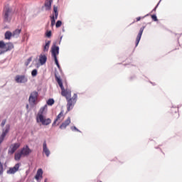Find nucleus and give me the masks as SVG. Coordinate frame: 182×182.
<instances>
[{"label": "nucleus", "mask_w": 182, "mask_h": 182, "mask_svg": "<svg viewBox=\"0 0 182 182\" xmlns=\"http://www.w3.org/2000/svg\"><path fill=\"white\" fill-rule=\"evenodd\" d=\"M55 80L57 81V83H58V85L60 86L61 89V95L64 97H65L66 100H70V97H72V91L70 90H65V87H63V82H62V79H60V77H58V75L55 73Z\"/></svg>", "instance_id": "nucleus-1"}, {"label": "nucleus", "mask_w": 182, "mask_h": 182, "mask_svg": "<svg viewBox=\"0 0 182 182\" xmlns=\"http://www.w3.org/2000/svg\"><path fill=\"white\" fill-rule=\"evenodd\" d=\"M12 15H14L12 9L9 7V5H6L4 8L2 14L4 22L9 23V22L12 21Z\"/></svg>", "instance_id": "nucleus-2"}, {"label": "nucleus", "mask_w": 182, "mask_h": 182, "mask_svg": "<svg viewBox=\"0 0 182 182\" xmlns=\"http://www.w3.org/2000/svg\"><path fill=\"white\" fill-rule=\"evenodd\" d=\"M39 96V94L37 91H33L30 94L28 102L31 106H35L36 105H38V97Z\"/></svg>", "instance_id": "nucleus-3"}, {"label": "nucleus", "mask_w": 182, "mask_h": 182, "mask_svg": "<svg viewBox=\"0 0 182 182\" xmlns=\"http://www.w3.org/2000/svg\"><path fill=\"white\" fill-rule=\"evenodd\" d=\"M10 130L11 125H9V124H7L5 128L2 129V133L0 135V144L4 142V140H5V137H6V135L8 134V133H9Z\"/></svg>", "instance_id": "nucleus-4"}, {"label": "nucleus", "mask_w": 182, "mask_h": 182, "mask_svg": "<svg viewBox=\"0 0 182 182\" xmlns=\"http://www.w3.org/2000/svg\"><path fill=\"white\" fill-rule=\"evenodd\" d=\"M42 123L43 126H48L52 123V120L50 118L45 119L43 115H40V117H37V123Z\"/></svg>", "instance_id": "nucleus-5"}, {"label": "nucleus", "mask_w": 182, "mask_h": 182, "mask_svg": "<svg viewBox=\"0 0 182 182\" xmlns=\"http://www.w3.org/2000/svg\"><path fill=\"white\" fill-rule=\"evenodd\" d=\"M15 81L16 82V83H27L28 77L25 75H17L15 77Z\"/></svg>", "instance_id": "nucleus-6"}, {"label": "nucleus", "mask_w": 182, "mask_h": 182, "mask_svg": "<svg viewBox=\"0 0 182 182\" xmlns=\"http://www.w3.org/2000/svg\"><path fill=\"white\" fill-rule=\"evenodd\" d=\"M51 55L53 59L57 58L59 55V46H57L56 43H54L51 48Z\"/></svg>", "instance_id": "nucleus-7"}, {"label": "nucleus", "mask_w": 182, "mask_h": 182, "mask_svg": "<svg viewBox=\"0 0 182 182\" xmlns=\"http://www.w3.org/2000/svg\"><path fill=\"white\" fill-rule=\"evenodd\" d=\"M20 152L23 156V157H26L27 156H29L31 153H32V150L31 148H29V146L26 145L21 149Z\"/></svg>", "instance_id": "nucleus-8"}, {"label": "nucleus", "mask_w": 182, "mask_h": 182, "mask_svg": "<svg viewBox=\"0 0 182 182\" xmlns=\"http://www.w3.org/2000/svg\"><path fill=\"white\" fill-rule=\"evenodd\" d=\"M21 147V143H14L10 146L9 149V154H14Z\"/></svg>", "instance_id": "nucleus-9"}, {"label": "nucleus", "mask_w": 182, "mask_h": 182, "mask_svg": "<svg viewBox=\"0 0 182 182\" xmlns=\"http://www.w3.org/2000/svg\"><path fill=\"white\" fill-rule=\"evenodd\" d=\"M145 28H146V26H142L139 30V33L136 36V43H135L136 48H137V46H139V43H140V39H141V35H143V32Z\"/></svg>", "instance_id": "nucleus-10"}, {"label": "nucleus", "mask_w": 182, "mask_h": 182, "mask_svg": "<svg viewBox=\"0 0 182 182\" xmlns=\"http://www.w3.org/2000/svg\"><path fill=\"white\" fill-rule=\"evenodd\" d=\"M19 167H21V164L19 163L16 164L14 167L9 168L6 171L7 174H15L19 170Z\"/></svg>", "instance_id": "nucleus-11"}, {"label": "nucleus", "mask_w": 182, "mask_h": 182, "mask_svg": "<svg viewBox=\"0 0 182 182\" xmlns=\"http://www.w3.org/2000/svg\"><path fill=\"white\" fill-rule=\"evenodd\" d=\"M75 105H76V102H73L72 99L67 100V112L73 110V107H75Z\"/></svg>", "instance_id": "nucleus-12"}, {"label": "nucleus", "mask_w": 182, "mask_h": 182, "mask_svg": "<svg viewBox=\"0 0 182 182\" xmlns=\"http://www.w3.org/2000/svg\"><path fill=\"white\" fill-rule=\"evenodd\" d=\"M43 151L45 153L46 157H49V156H50V151H49V149H48L46 141H44L43 144Z\"/></svg>", "instance_id": "nucleus-13"}, {"label": "nucleus", "mask_w": 182, "mask_h": 182, "mask_svg": "<svg viewBox=\"0 0 182 182\" xmlns=\"http://www.w3.org/2000/svg\"><path fill=\"white\" fill-rule=\"evenodd\" d=\"M35 178L37 181H39L41 178H43V171L42 168H38L35 176Z\"/></svg>", "instance_id": "nucleus-14"}, {"label": "nucleus", "mask_w": 182, "mask_h": 182, "mask_svg": "<svg viewBox=\"0 0 182 182\" xmlns=\"http://www.w3.org/2000/svg\"><path fill=\"white\" fill-rule=\"evenodd\" d=\"M39 63L41 65V66H43L45 63H46L48 60V57L45 54H41L39 55Z\"/></svg>", "instance_id": "nucleus-15"}, {"label": "nucleus", "mask_w": 182, "mask_h": 182, "mask_svg": "<svg viewBox=\"0 0 182 182\" xmlns=\"http://www.w3.org/2000/svg\"><path fill=\"white\" fill-rule=\"evenodd\" d=\"M52 2H53V0L45 1L44 6L46 8V11H50V9H52Z\"/></svg>", "instance_id": "nucleus-16"}, {"label": "nucleus", "mask_w": 182, "mask_h": 182, "mask_svg": "<svg viewBox=\"0 0 182 182\" xmlns=\"http://www.w3.org/2000/svg\"><path fill=\"white\" fill-rule=\"evenodd\" d=\"M69 124H70V117H68V119L60 124V129H66Z\"/></svg>", "instance_id": "nucleus-17"}, {"label": "nucleus", "mask_w": 182, "mask_h": 182, "mask_svg": "<svg viewBox=\"0 0 182 182\" xmlns=\"http://www.w3.org/2000/svg\"><path fill=\"white\" fill-rule=\"evenodd\" d=\"M14 43H11V42L6 43L5 48H4L5 53H6V52H9L10 50H12V49H14Z\"/></svg>", "instance_id": "nucleus-18"}, {"label": "nucleus", "mask_w": 182, "mask_h": 182, "mask_svg": "<svg viewBox=\"0 0 182 182\" xmlns=\"http://www.w3.org/2000/svg\"><path fill=\"white\" fill-rule=\"evenodd\" d=\"M6 46V43H5L4 41H0V55H4V53H5V51L4 49H5Z\"/></svg>", "instance_id": "nucleus-19"}, {"label": "nucleus", "mask_w": 182, "mask_h": 182, "mask_svg": "<svg viewBox=\"0 0 182 182\" xmlns=\"http://www.w3.org/2000/svg\"><path fill=\"white\" fill-rule=\"evenodd\" d=\"M48 109V105H45L43 107H41L38 113L37 117H40L41 115L43 116V112H45V109Z\"/></svg>", "instance_id": "nucleus-20"}, {"label": "nucleus", "mask_w": 182, "mask_h": 182, "mask_svg": "<svg viewBox=\"0 0 182 182\" xmlns=\"http://www.w3.org/2000/svg\"><path fill=\"white\" fill-rule=\"evenodd\" d=\"M48 109V105H45L43 107H41L38 113L37 117H40L41 115L43 116V112H45V109Z\"/></svg>", "instance_id": "nucleus-21"}, {"label": "nucleus", "mask_w": 182, "mask_h": 182, "mask_svg": "<svg viewBox=\"0 0 182 182\" xmlns=\"http://www.w3.org/2000/svg\"><path fill=\"white\" fill-rule=\"evenodd\" d=\"M48 109V105H45L43 107H41L38 113L37 117H40L41 115L43 116V112H45V109Z\"/></svg>", "instance_id": "nucleus-22"}, {"label": "nucleus", "mask_w": 182, "mask_h": 182, "mask_svg": "<svg viewBox=\"0 0 182 182\" xmlns=\"http://www.w3.org/2000/svg\"><path fill=\"white\" fill-rule=\"evenodd\" d=\"M49 46H50V41H48L46 44L43 46V52H48Z\"/></svg>", "instance_id": "nucleus-23"}, {"label": "nucleus", "mask_w": 182, "mask_h": 182, "mask_svg": "<svg viewBox=\"0 0 182 182\" xmlns=\"http://www.w3.org/2000/svg\"><path fill=\"white\" fill-rule=\"evenodd\" d=\"M22 156H23V155L22 154L21 151L18 153H16L14 155V160H16V161H19V160H21V157H22Z\"/></svg>", "instance_id": "nucleus-24"}, {"label": "nucleus", "mask_w": 182, "mask_h": 182, "mask_svg": "<svg viewBox=\"0 0 182 182\" xmlns=\"http://www.w3.org/2000/svg\"><path fill=\"white\" fill-rule=\"evenodd\" d=\"M5 39H11L12 38V33L11 31H6L4 34Z\"/></svg>", "instance_id": "nucleus-25"}, {"label": "nucleus", "mask_w": 182, "mask_h": 182, "mask_svg": "<svg viewBox=\"0 0 182 182\" xmlns=\"http://www.w3.org/2000/svg\"><path fill=\"white\" fill-rule=\"evenodd\" d=\"M47 105L48 106H53V105H55V100H53V98H50L47 100Z\"/></svg>", "instance_id": "nucleus-26"}, {"label": "nucleus", "mask_w": 182, "mask_h": 182, "mask_svg": "<svg viewBox=\"0 0 182 182\" xmlns=\"http://www.w3.org/2000/svg\"><path fill=\"white\" fill-rule=\"evenodd\" d=\"M51 20V26H55V24L56 23V19H55V16H50Z\"/></svg>", "instance_id": "nucleus-27"}, {"label": "nucleus", "mask_w": 182, "mask_h": 182, "mask_svg": "<svg viewBox=\"0 0 182 182\" xmlns=\"http://www.w3.org/2000/svg\"><path fill=\"white\" fill-rule=\"evenodd\" d=\"M69 99H72V102H73L74 103H76V102H77V94H74L72 98H69Z\"/></svg>", "instance_id": "nucleus-28"}, {"label": "nucleus", "mask_w": 182, "mask_h": 182, "mask_svg": "<svg viewBox=\"0 0 182 182\" xmlns=\"http://www.w3.org/2000/svg\"><path fill=\"white\" fill-rule=\"evenodd\" d=\"M54 60H55V63L57 68L59 69V70H62V68H60V65H59V60H58V58H54Z\"/></svg>", "instance_id": "nucleus-29"}, {"label": "nucleus", "mask_w": 182, "mask_h": 182, "mask_svg": "<svg viewBox=\"0 0 182 182\" xmlns=\"http://www.w3.org/2000/svg\"><path fill=\"white\" fill-rule=\"evenodd\" d=\"M60 26H62V21L58 20L55 23V28H60Z\"/></svg>", "instance_id": "nucleus-30"}, {"label": "nucleus", "mask_w": 182, "mask_h": 182, "mask_svg": "<svg viewBox=\"0 0 182 182\" xmlns=\"http://www.w3.org/2000/svg\"><path fill=\"white\" fill-rule=\"evenodd\" d=\"M38 75V70L34 69L31 71V76H33V77H35V76H36Z\"/></svg>", "instance_id": "nucleus-31"}, {"label": "nucleus", "mask_w": 182, "mask_h": 182, "mask_svg": "<svg viewBox=\"0 0 182 182\" xmlns=\"http://www.w3.org/2000/svg\"><path fill=\"white\" fill-rule=\"evenodd\" d=\"M4 174V165L0 162V176Z\"/></svg>", "instance_id": "nucleus-32"}, {"label": "nucleus", "mask_w": 182, "mask_h": 182, "mask_svg": "<svg viewBox=\"0 0 182 182\" xmlns=\"http://www.w3.org/2000/svg\"><path fill=\"white\" fill-rule=\"evenodd\" d=\"M31 62H32V57H30L27 59L26 62L25 63V65L28 66Z\"/></svg>", "instance_id": "nucleus-33"}, {"label": "nucleus", "mask_w": 182, "mask_h": 182, "mask_svg": "<svg viewBox=\"0 0 182 182\" xmlns=\"http://www.w3.org/2000/svg\"><path fill=\"white\" fill-rule=\"evenodd\" d=\"M70 129H71V130L73 131V132H75H75H78L79 133H81V132H80V130H79V129H77L76 127H70Z\"/></svg>", "instance_id": "nucleus-34"}, {"label": "nucleus", "mask_w": 182, "mask_h": 182, "mask_svg": "<svg viewBox=\"0 0 182 182\" xmlns=\"http://www.w3.org/2000/svg\"><path fill=\"white\" fill-rule=\"evenodd\" d=\"M62 116H63V111H61L59 114H58V115L57 116V117H56V120L58 121V120H59V119H60V117H62Z\"/></svg>", "instance_id": "nucleus-35"}, {"label": "nucleus", "mask_w": 182, "mask_h": 182, "mask_svg": "<svg viewBox=\"0 0 182 182\" xmlns=\"http://www.w3.org/2000/svg\"><path fill=\"white\" fill-rule=\"evenodd\" d=\"M46 36L47 38H50V36H52V31H48L46 33Z\"/></svg>", "instance_id": "nucleus-36"}, {"label": "nucleus", "mask_w": 182, "mask_h": 182, "mask_svg": "<svg viewBox=\"0 0 182 182\" xmlns=\"http://www.w3.org/2000/svg\"><path fill=\"white\" fill-rule=\"evenodd\" d=\"M152 20L154 21V22H157V16L156 14L151 15Z\"/></svg>", "instance_id": "nucleus-37"}, {"label": "nucleus", "mask_w": 182, "mask_h": 182, "mask_svg": "<svg viewBox=\"0 0 182 182\" xmlns=\"http://www.w3.org/2000/svg\"><path fill=\"white\" fill-rule=\"evenodd\" d=\"M146 16H149V14H146V15H145V16H143V17H141V16L137 17V18H136V22H139V21H140L141 19H144V18H146Z\"/></svg>", "instance_id": "nucleus-38"}, {"label": "nucleus", "mask_w": 182, "mask_h": 182, "mask_svg": "<svg viewBox=\"0 0 182 182\" xmlns=\"http://www.w3.org/2000/svg\"><path fill=\"white\" fill-rule=\"evenodd\" d=\"M21 33V29H16L14 31L13 35H19Z\"/></svg>", "instance_id": "nucleus-39"}, {"label": "nucleus", "mask_w": 182, "mask_h": 182, "mask_svg": "<svg viewBox=\"0 0 182 182\" xmlns=\"http://www.w3.org/2000/svg\"><path fill=\"white\" fill-rule=\"evenodd\" d=\"M172 109H174V110L171 109L172 113H173V112H174V113L177 114V112H178V108H177L174 106H172Z\"/></svg>", "instance_id": "nucleus-40"}, {"label": "nucleus", "mask_w": 182, "mask_h": 182, "mask_svg": "<svg viewBox=\"0 0 182 182\" xmlns=\"http://www.w3.org/2000/svg\"><path fill=\"white\" fill-rule=\"evenodd\" d=\"M53 13L54 14H59V12L58 11V6H53Z\"/></svg>", "instance_id": "nucleus-41"}, {"label": "nucleus", "mask_w": 182, "mask_h": 182, "mask_svg": "<svg viewBox=\"0 0 182 182\" xmlns=\"http://www.w3.org/2000/svg\"><path fill=\"white\" fill-rule=\"evenodd\" d=\"M161 2V0H160L159 1V3L157 4V5L155 6V8L152 10V12L156 11V10L157 9V8L159 7V5H160V3Z\"/></svg>", "instance_id": "nucleus-42"}, {"label": "nucleus", "mask_w": 182, "mask_h": 182, "mask_svg": "<svg viewBox=\"0 0 182 182\" xmlns=\"http://www.w3.org/2000/svg\"><path fill=\"white\" fill-rule=\"evenodd\" d=\"M6 123V119H3L2 122H1V127H4V126H5Z\"/></svg>", "instance_id": "nucleus-43"}, {"label": "nucleus", "mask_w": 182, "mask_h": 182, "mask_svg": "<svg viewBox=\"0 0 182 182\" xmlns=\"http://www.w3.org/2000/svg\"><path fill=\"white\" fill-rule=\"evenodd\" d=\"M53 16H54V18L55 20L58 19V16H59V13L54 14V15Z\"/></svg>", "instance_id": "nucleus-44"}, {"label": "nucleus", "mask_w": 182, "mask_h": 182, "mask_svg": "<svg viewBox=\"0 0 182 182\" xmlns=\"http://www.w3.org/2000/svg\"><path fill=\"white\" fill-rule=\"evenodd\" d=\"M56 122H58V120L55 119L53 123L52 124L53 127L55 126V124H56Z\"/></svg>", "instance_id": "nucleus-45"}, {"label": "nucleus", "mask_w": 182, "mask_h": 182, "mask_svg": "<svg viewBox=\"0 0 182 182\" xmlns=\"http://www.w3.org/2000/svg\"><path fill=\"white\" fill-rule=\"evenodd\" d=\"M44 182H48V178H46V179L44 180Z\"/></svg>", "instance_id": "nucleus-46"}, {"label": "nucleus", "mask_w": 182, "mask_h": 182, "mask_svg": "<svg viewBox=\"0 0 182 182\" xmlns=\"http://www.w3.org/2000/svg\"><path fill=\"white\" fill-rule=\"evenodd\" d=\"M28 107H29V105H26V109H28Z\"/></svg>", "instance_id": "nucleus-47"}, {"label": "nucleus", "mask_w": 182, "mask_h": 182, "mask_svg": "<svg viewBox=\"0 0 182 182\" xmlns=\"http://www.w3.org/2000/svg\"><path fill=\"white\" fill-rule=\"evenodd\" d=\"M63 32H65V29H63Z\"/></svg>", "instance_id": "nucleus-48"}, {"label": "nucleus", "mask_w": 182, "mask_h": 182, "mask_svg": "<svg viewBox=\"0 0 182 182\" xmlns=\"http://www.w3.org/2000/svg\"><path fill=\"white\" fill-rule=\"evenodd\" d=\"M62 38H63V37L61 36V37H60V41H62Z\"/></svg>", "instance_id": "nucleus-49"}, {"label": "nucleus", "mask_w": 182, "mask_h": 182, "mask_svg": "<svg viewBox=\"0 0 182 182\" xmlns=\"http://www.w3.org/2000/svg\"><path fill=\"white\" fill-rule=\"evenodd\" d=\"M97 182H102V181H97Z\"/></svg>", "instance_id": "nucleus-50"}]
</instances>
